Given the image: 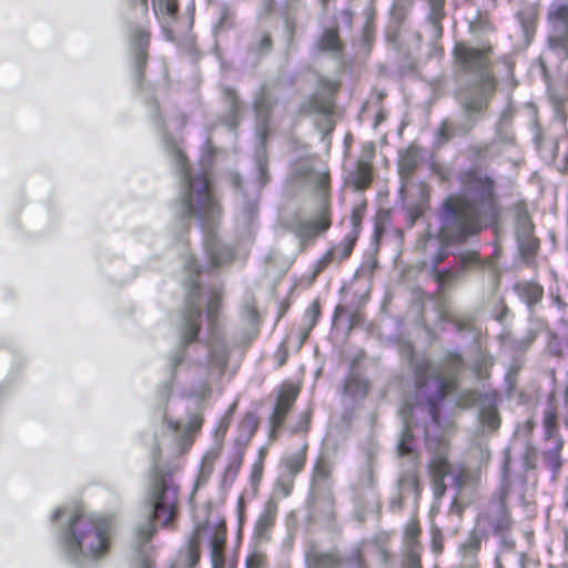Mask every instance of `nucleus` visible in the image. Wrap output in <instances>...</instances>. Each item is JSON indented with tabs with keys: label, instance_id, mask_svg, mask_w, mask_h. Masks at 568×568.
I'll return each instance as SVG.
<instances>
[{
	"label": "nucleus",
	"instance_id": "obj_37",
	"mask_svg": "<svg viewBox=\"0 0 568 568\" xmlns=\"http://www.w3.org/2000/svg\"><path fill=\"white\" fill-rule=\"evenodd\" d=\"M459 132V128H457L454 123L452 122H448V121H445L442 126H440V131H439V134H440V138L444 139V140H450V139H456V138H460L462 134L458 133Z\"/></svg>",
	"mask_w": 568,
	"mask_h": 568
},
{
	"label": "nucleus",
	"instance_id": "obj_18",
	"mask_svg": "<svg viewBox=\"0 0 568 568\" xmlns=\"http://www.w3.org/2000/svg\"><path fill=\"white\" fill-rule=\"evenodd\" d=\"M480 536L477 532H471L459 548L463 557L460 568H478L476 555L480 549Z\"/></svg>",
	"mask_w": 568,
	"mask_h": 568
},
{
	"label": "nucleus",
	"instance_id": "obj_5",
	"mask_svg": "<svg viewBox=\"0 0 568 568\" xmlns=\"http://www.w3.org/2000/svg\"><path fill=\"white\" fill-rule=\"evenodd\" d=\"M462 365L458 356L452 358L448 367L423 361L416 365V385L418 396H424L430 405V414L436 420L435 404L443 399L456 384L454 372Z\"/></svg>",
	"mask_w": 568,
	"mask_h": 568
},
{
	"label": "nucleus",
	"instance_id": "obj_31",
	"mask_svg": "<svg viewBox=\"0 0 568 568\" xmlns=\"http://www.w3.org/2000/svg\"><path fill=\"white\" fill-rule=\"evenodd\" d=\"M518 288L529 304L537 303L542 296V288L537 284L526 283L518 286Z\"/></svg>",
	"mask_w": 568,
	"mask_h": 568
},
{
	"label": "nucleus",
	"instance_id": "obj_21",
	"mask_svg": "<svg viewBox=\"0 0 568 568\" xmlns=\"http://www.w3.org/2000/svg\"><path fill=\"white\" fill-rule=\"evenodd\" d=\"M270 108L268 98L262 95L255 101V114H256V134L260 140H265L268 136L267 125V110Z\"/></svg>",
	"mask_w": 568,
	"mask_h": 568
},
{
	"label": "nucleus",
	"instance_id": "obj_3",
	"mask_svg": "<svg viewBox=\"0 0 568 568\" xmlns=\"http://www.w3.org/2000/svg\"><path fill=\"white\" fill-rule=\"evenodd\" d=\"M169 154L184 181L183 210L186 215L196 216L203 226L210 229L220 216V206L209 179L206 159L201 161V172L194 173L186 165V154L178 144H171Z\"/></svg>",
	"mask_w": 568,
	"mask_h": 568
},
{
	"label": "nucleus",
	"instance_id": "obj_12",
	"mask_svg": "<svg viewBox=\"0 0 568 568\" xmlns=\"http://www.w3.org/2000/svg\"><path fill=\"white\" fill-rule=\"evenodd\" d=\"M277 509V503L273 499L266 501L264 505L263 511L258 516L254 527V537L258 542H265L270 539V532L275 524Z\"/></svg>",
	"mask_w": 568,
	"mask_h": 568
},
{
	"label": "nucleus",
	"instance_id": "obj_28",
	"mask_svg": "<svg viewBox=\"0 0 568 568\" xmlns=\"http://www.w3.org/2000/svg\"><path fill=\"white\" fill-rule=\"evenodd\" d=\"M305 450L306 447H303L297 452L283 457L282 465L287 469V471L291 474H296L304 467Z\"/></svg>",
	"mask_w": 568,
	"mask_h": 568
},
{
	"label": "nucleus",
	"instance_id": "obj_34",
	"mask_svg": "<svg viewBox=\"0 0 568 568\" xmlns=\"http://www.w3.org/2000/svg\"><path fill=\"white\" fill-rule=\"evenodd\" d=\"M321 45L325 50H338L339 49V40L337 33L334 30L326 31L321 40Z\"/></svg>",
	"mask_w": 568,
	"mask_h": 568
},
{
	"label": "nucleus",
	"instance_id": "obj_22",
	"mask_svg": "<svg viewBox=\"0 0 568 568\" xmlns=\"http://www.w3.org/2000/svg\"><path fill=\"white\" fill-rule=\"evenodd\" d=\"M355 239L347 236L338 246L333 247L326 255L320 260V267H325L331 262H341L347 258L354 247Z\"/></svg>",
	"mask_w": 568,
	"mask_h": 568
},
{
	"label": "nucleus",
	"instance_id": "obj_14",
	"mask_svg": "<svg viewBox=\"0 0 568 568\" xmlns=\"http://www.w3.org/2000/svg\"><path fill=\"white\" fill-rule=\"evenodd\" d=\"M534 225L526 212L517 216V237L524 254H534L538 247V241L532 235Z\"/></svg>",
	"mask_w": 568,
	"mask_h": 568
},
{
	"label": "nucleus",
	"instance_id": "obj_52",
	"mask_svg": "<svg viewBox=\"0 0 568 568\" xmlns=\"http://www.w3.org/2000/svg\"><path fill=\"white\" fill-rule=\"evenodd\" d=\"M416 162L413 158H407L403 160V165L406 166L407 170H412L415 166Z\"/></svg>",
	"mask_w": 568,
	"mask_h": 568
},
{
	"label": "nucleus",
	"instance_id": "obj_16",
	"mask_svg": "<svg viewBox=\"0 0 568 568\" xmlns=\"http://www.w3.org/2000/svg\"><path fill=\"white\" fill-rule=\"evenodd\" d=\"M153 11L161 27L171 38V26L176 20L178 1L176 0H152Z\"/></svg>",
	"mask_w": 568,
	"mask_h": 568
},
{
	"label": "nucleus",
	"instance_id": "obj_9",
	"mask_svg": "<svg viewBox=\"0 0 568 568\" xmlns=\"http://www.w3.org/2000/svg\"><path fill=\"white\" fill-rule=\"evenodd\" d=\"M230 426V416L225 415L219 422L215 430H214V442L210 449L204 454L197 476L196 486L206 481L207 478L212 475L215 462L221 455L223 448V439Z\"/></svg>",
	"mask_w": 568,
	"mask_h": 568
},
{
	"label": "nucleus",
	"instance_id": "obj_6",
	"mask_svg": "<svg viewBox=\"0 0 568 568\" xmlns=\"http://www.w3.org/2000/svg\"><path fill=\"white\" fill-rule=\"evenodd\" d=\"M455 55L464 68L478 70L480 73V83L467 90L463 97L466 112H480L487 105L488 97L494 90V80L487 71V52L459 43L455 48Z\"/></svg>",
	"mask_w": 568,
	"mask_h": 568
},
{
	"label": "nucleus",
	"instance_id": "obj_26",
	"mask_svg": "<svg viewBox=\"0 0 568 568\" xmlns=\"http://www.w3.org/2000/svg\"><path fill=\"white\" fill-rule=\"evenodd\" d=\"M308 568H337L338 559L334 554H320L311 550L306 554Z\"/></svg>",
	"mask_w": 568,
	"mask_h": 568
},
{
	"label": "nucleus",
	"instance_id": "obj_64",
	"mask_svg": "<svg viewBox=\"0 0 568 568\" xmlns=\"http://www.w3.org/2000/svg\"><path fill=\"white\" fill-rule=\"evenodd\" d=\"M565 400H566V405L568 406V387H567Z\"/></svg>",
	"mask_w": 568,
	"mask_h": 568
},
{
	"label": "nucleus",
	"instance_id": "obj_23",
	"mask_svg": "<svg viewBox=\"0 0 568 568\" xmlns=\"http://www.w3.org/2000/svg\"><path fill=\"white\" fill-rule=\"evenodd\" d=\"M226 531L224 528L216 529L211 539V561L213 568H224V547Z\"/></svg>",
	"mask_w": 568,
	"mask_h": 568
},
{
	"label": "nucleus",
	"instance_id": "obj_42",
	"mask_svg": "<svg viewBox=\"0 0 568 568\" xmlns=\"http://www.w3.org/2000/svg\"><path fill=\"white\" fill-rule=\"evenodd\" d=\"M459 258L465 267L476 265L479 262V257L476 252H465L460 254Z\"/></svg>",
	"mask_w": 568,
	"mask_h": 568
},
{
	"label": "nucleus",
	"instance_id": "obj_57",
	"mask_svg": "<svg viewBox=\"0 0 568 568\" xmlns=\"http://www.w3.org/2000/svg\"><path fill=\"white\" fill-rule=\"evenodd\" d=\"M495 568H504L498 556L495 558Z\"/></svg>",
	"mask_w": 568,
	"mask_h": 568
},
{
	"label": "nucleus",
	"instance_id": "obj_59",
	"mask_svg": "<svg viewBox=\"0 0 568 568\" xmlns=\"http://www.w3.org/2000/svg\"><path fill=\"white\" fill-rule=\"evenodd\" d=\"M564 494H565V503H568V478H567V484H566Z\"/></svg>",
	"mask_w": 568,
	"mask_h": 568
},
{
	"label": "nucleus",
	"instance_id": "obj_40",
	"mask_svg": "<svg viewBox=\"0 0 568 568\" xmlns=\"http://www.w3.org/2000/svg\"><path fill=\"white\" fill-rule=\"evenodd\" d=\"M212 364L219 368H223L226 364V352L222 344L215 346L212 353Z\"/></svg>",
	"mask_w": 568,
	"mask_h": 568
},
{
	"label": "nucleus",
	"instance_id": "obj_53",
	"mask_svg": "<svg viewBox=\"0 0 568 568\" xmlns=\"http://www.w3.org/2000/svg\"><path fill=\"white\" fill-rule=\"evenodd\" d=\"M209 393H210L209 387L204 385V386H202V387H201V389H200V392L196 394V396H197L199 398L203 399V398H205V397L209 395Z\"/></svg>",
	"mask_w": 568,
	"mask_h": 568
},
{
	"label": "nucleus",
	"instance_id": "obj_50",
	"mask_svg": "<svg viewBox=\"0 0 568 568\" xmlns=\"http://www.w3.org/2000/svg\"><path fill=\"white\" fill-rule=\"evenodd\" d=\"M317 179H318L320 189L325 190L328 184V180H329L328 174L326 172H321L318 174Z\"/></svg>",
	"mask_w": 568,
	"mask_h": 568
},
{
	"label": "nucleus",
	"instance_id": "obj_46",
	"mask_svg": "<svg viewBox=\"0 0 568 568\" xmlns=\"http://www.w3.org/2000/svg\"><path fill=\"white\" fill-rule=\"evenodd\" d=\"M365 209L366 206L364 204H359L357 206H355L353 209V212H352V224L354 226H357L361 221H362V217L364 215V212H365Z\"/></svg>",
	"mask_w": 568,
	"mask_h": 568
},
{
	"label": "nucleus",
	"instance_id": "obj_32",
	"mask_svg": "<svg viewBox=\"0 0 568 568\" xmlns=\"http://www.w3.org/2000/svg\"><path fill=\"white\" fill-rule=\"evenodd\" d=\"M133 40L138 48L136 59L138 64L142 63L144 60V45L148 43V32L144 29L138 30L133 34Z\"/></svg>",
	"mask_w": 568,
	"mask_h": 568
},
{
	"label": "nucleus",
	"instance_id": "obj_29",
	"mask_svg": "<svg viewBox=\"0 0 568 568\" xmlns=\"http://www.w3.org/2000/svg\"><path fill=\"white\" fill-rule=\"evenodd\" d=\"M367 392V383L356 376V375H351L346 383H345V393L348 394L349 396L354 397V398H357V397H363Z\"/></svg>",
	"mask_w": 568,
	"mask_h": 568
},
{
	"label": "nucleus",
	"instance_id": "obj_60",
	"mask_svg": "<svg viewBox=\"0 0 568 568\" xmlns=\"http://www.w3.org/2000/svg\"><path fill=\"white\" fill-rule=\"evenodd\" d=\"M526 429H527L528 433L532 430V423L531 422L528 420L526 423Z\"/></svg>",
	"mask_w": 568,
	"mask_h": 568
},
{
	"label": "nucleus",
	"instance_id": "obj_24",
	"mask_svg": "<svg viewBox=\"0 0 568 568\" xmlns=\"http://www.w3.org/2000/svg\"><path fill=\"white\" fill-rule=\"evenodd\" d=\"M372 181V170L367 161H358L356 169L349 174V182L357 190L366 189Z\"/></svg>",
	"mask_w": 568,
	"mask_h": 568
},
{
	"label": "nucleus",
	"instance_id": "obj_19",
	"mask_svg": "<svg viewBox=\"0 0 568 568\" xmlns=\"http://www.w3.org/2000/svg\"><path fill=\"white\" fill-rule=\"evenodd\" d=\"M488 518L495 530L501 531L510 527V517L504 496L489 507Z\"/></svg>",
	"mask_w": 568,
	"mask_h": 568
},
{
	"label": "nucleus",
	"instance_id": "obj_58",
	"mask_svg": "<svg viewBox=\"0 0 568 568\" xmlns=\"http://www.w3.org/2000/svg\"><path fill=\"white\" fill-rule=\"evenodd\" d=\"M200 426H201V420L195 419L194 422H192V426L191 427L193 429H197Z\"/></svg>",
	"mask_w": 568,
	"mask_h": 568
},
{
	"label": "nucleus",
	"instance_id": "obj_47",
	"mask_svg": "<svg viewBox=\"0 0 568 568\" xmlns=\"http://www.w3.org/2000/svg\"><path fill=\"white\" fill-rule=\"evenodd\" d=\"M318 306L314 303L311 305V307L306 311V316L310 318V328L313 327L316 323V320L318 317Z\"/></svg>",
	"mask_w": 568,
	"mask_h": 568
},
{
	"label": "nucleus",
	"instance_id": "obj_54",
	"mask_svg": "<svg viewBox=\"0 0 568 568\" xmlns=\"http://www.w3.org/2000/svg\"><path fill=\"white\" fill-rule=\"evenodd\" d=\"M189 552H190V557L192 559V565H193L197 561L199 555L194 548H190Z\"/></svg>",
	"mask_w": 568,
	"mask_h": 568
},
{
	"label": "nucleus",
	"instance_id": "obj_56",
	"mask_svg": "<svg viewBox=\"0 0 568 568\" xmlns=\"http://www.w3.org/2000/svg\"><path fill=\"white\" fill-rule=\"evenodd\" d=\"M203 152H204L205 154L211 155V154H212V148H211V145H210V144H206V145L204 146V149H203Z\"/></svg>",
	"mask_w": 568,
	"mask_h": 568
},
{
	"label": "nucleus",
	"instance_id": "obj_44",
	"mask_svg": "<svg viewBox=\"0 0 568 568\" xmlns=\"http://www.w3.org/2000/svg\"><path fill=\"white\" fill-rule=\"evenodd\" d=\"M310 418L311 417H310V413L308 412L303 413L300 416L298 423L293 427V432L297 433V432H305V430H307L308 424H310Z\"/></svg>",
	"mask_w": 568,
	"mask_h": 568
},
{
	"label": "nucleus",
	"instance_id": "obj_4",
	"mask_svg": "<svg viewBox=\"0 0 568 568\" xmlns=\"http://www.w3.org/2000/svg\"><path fill=\"white\" fill-rule=\"evenodd\" d=\"M178 501L179 486L173 476L156 473L150 489L148 516L134 531V546L139 548L136 568L152 567L149 551L143 547L155 532L153 519L156 518L163 526L169 525L176 515Z\"/></svg>",
	"mask_w": 568,
	"mask_h": 568
},
{
	"label": "nucleus",
	"instance_id": "obj_1",
	"mask_svg": "<svg viewBox=\"0 0 568 568\" xmlns=\"http://www.w3.org/2000/svg\"><path fill=\"white\" fill-rule=\"evenodd\" d=\"M463 183L465 194L449 197L442 215V237L449 243L465 241L495 217L491 181L479 171H470L464 174Z\"/></svg>",
	"mask_w": 568,
	"mask_h": 568
},
{
	"label": "nucleus",
	"instance_id": "obj_38",
	"mask_svg": "<svg viewBox=\"0 0 568 568\" xmlns=\"http://www.w3.org/2000/svg\"><path fill=\"white\" fill-rule=\"evenodd\" d=\"M242 454L239 453L234 457L231 458L229 465L225 468V477L227 479H234L241 465H242Z\"/></svg>",
	"mask_w": 568,
	"mask_h": 568
},
{
	"label": "nucleus",
	"instance_id": "obj_48",
	"mask_svg": "<svg viewBox=\"0 0 568 568\" xmlns=\"http://www.w3.org/2000/svg\"><path fill=\"white\" fill-rule=\"evenodd\" d=\"M185 270L190 273V276H192L193 274H199L201 272L199 265L195 263L193 257H190L185 262Z\"/></svg>",
	"mask_w": 568,
	"mask_h": 568
},
{
	"label": "nucleus",
	"instance_id": "obj_55",
	"mask_svg": "<svg viewBox=\"0 0 568 568\" xmlns=\"http://www.w3.org/2000/svg\"><path fill=\"white\" fill-rule=\"evenodd\" d=\"M465 480H466V479L464 478V475L462 474L460 476H458V477L456 478V484H457L458 486H462V485L465 483Z\"/></svg>",
	"mask_w": 568,
	"mask_h": 568
},
{
	"label": "nucleus",
	"instance_id": "obj_10",
	"mask_svg": "<svg viewBox=\"0 0 568 568\" xmlns=\"http://www.w3.org/2000/svg\"><path fill=\"white\" fill-rule=\"evenodd\" d=\"M200 317L201 308L197 283L191 278L190 292L186 300V310L183 315L182 338L185 343H190L196 337Z\"/></svg>",
	"mask_w": 568,
	"mask_h": 568
},
{
	"label": "nucleus",
	"instance_id": "obj_51",
	"mask_svg": "<svg viewBox=\"0 0 568 568\" xmlns=\"http://www.w3.org/2000/svg\"><path fill=\"white\" fill-rule=\"evenodd\" d=\"M344 568H365L359 556L356 557L354 562L347 564Z\"/></svg>",
	"mask_w": 568,
	"mask_h": 568
},
{
	"label": "nucleus",
	"instance_id": "obj_63",
	"mask_svg": "<svg viewBox=\"0 0 568 568\" xmlns=\"http://www.w3.org/2000/svg\"><path fill=\"white\" fill-rule=\"evenodd\" d=\"M268 42H270L268 38H267V37H264V39H263V44H264L265 47H267V45H268Z\"/></svg>",
	"mask_w": 568,
	"mask_h": 568
},
{
	"label": "nucleus",
	"instance_id": "obj_43",
	"mask_svg": "<svg viewBox=\"0 0 568 568\" xmlns=\"http://www.w3.org/2000/svg\"><path fill=\"white\" fill-rule=\"evenodd\" d=\"M473 454L479 457L481 464H486L490 458L489 449L485 444H479Z\"/></svg>",
	"mask_w": 568,
	"mask_h": 568
},
{
	"label": "nucleus",
	"instance_id": "obj_30",
	"mask_svg": "<svg viewBox=\"0 0 568 568\" xmlns=\"http://www.w3.org/2000/svg\"><path fill=\"white\" fill-rule=\"evenodd\" d=\"M328 225H329V223L323 217L320 220H316V221L304 222L301 225L300 235L303 237L315 236V235L320 234L321 232H324L325 230H327Z\"/></svg>",
	"mask_w": 568,
	"mask_h": 568
},
{
	"label": "nucleus",
	"instance_id": "obj_39",
	"mask_svg": "<svg viewBox=\"0 0 568 568\" xmlns=\"http://www.w3.org/2000/svg\"><path fill=\"white\" fill-rule=\"evenodd\" d=\"M266 556L261 551H253L246 559V568H265Z\"/></svg>",
	"mask_w": 568,
	"mask_h": 568
},
{
	"label": "nucleus",
	"instance_id": "obj_2",
	"mask_svg": "<svg viewBox=\"0 0 568 568\" xmlns=\"http://www.w3.org/2000/svg\"><path fill=\"white\" fill-rule=\"evenodd\" d=\"M63 518L67 527L61 534V545L70 560L81 565L108 554L112 535L110 519L87 515L79 506L58 508L51 517L52 521Z\"/></svg>",
	"mask_w": 568,
	"mask_h": 568
},
{
	"label": "nucleus",
	"instance_id": "obj_15",
	"mask_svg": "<svg viewBox=\"0 0 568 568\" xmlns=\"http://www.w3.org/2000/svg\"><path fill=\"white\" fill-rule=\"evenodd\" d=\"M420 527L417 520L412 519L404 531V545L407 550L406 568H420L418 559V537Z\"/></svg>",
	"mask_w": 568,
	"mask_h": 568
},
{
	"label": "nucleus",
	"instance_id": "obj_41",
	"mask_svg": "<svg viewBox=\"0 0 568 568\" xmlns=\"http://www.w3.org/2000/svg\"><path fill=\"white\" fill-rule=\"evenodd\" d=\"M265 161H266V156H265V150L264 148H261L256 154V168L258 170V173H260V178H261V186H263L267 179L265 176Z\"/></svg>",
	"mask_w": 568,
	"mask_h": 568
},
{
	"label": "nucleus",
	"instance_id": "obj_61",
	"mask_svg": "<svg viewBox=\"0 0 568 568\" xmlns=\"http://www.w3.org/2000/svg\"><path fill=\"white\" fill-rule=\"evenodd\" d=\"M232 110H233V112L237 111V104H236L235 100L232 101Z\"/></svg>",
	"mask_w": 568,
	"mask_h": 568
},
{
	"label": "nucleus",
	"instance_id": "obj_25",
	"mask_svg": "<svg viewBox=\"0 0 568 568\" xmlns=\"http://www.w3.org/2000/svg\"><path fill=\"white\" fill-rule=\"evenodd\" d=\"M398 487L402 498H406L409 495H413L415 499L418 497L420 487L414 469H409L406 474L400 476Z\"/></svg>",
	"mask_w": 568,
	"mask_h": 568
},
{
	"label": "nucleus",
	"instance_id": "obj_45",
	"mask_svg": "<svg viewBox=\"0 0 568 568\" xmlns=\"http://www.w3.org/2000/svg\"><path fill=\"white\" fill-rule=\"evenodd\" d=\"M432 8V16L435 21L442 18V10L444 6V0H429Z\"/></svg>",
	"mask_w": 568,
	"mask_h": 568
},
{
	"label": "nucleus",
	"instance_id": "obj_7",
	"mask_svg": "<svg viewBox=\"0 0 568 568\" xmlns=\"http://www.w3.org/2000/svg\"><path fill=\"white\" fill-rule=\"evenodd\" d=\"M550 49L568 60V0H554L548 8Z\"/></svg>",
	"mask_w": 568,
	"mask_h": 568
},
{
	"label": "nucleus",
	"instance_id": "obj_13",
	"mask_svg": "<svg viewBox=\"0 0 568 568\" xmlns=\"http://www.w3.org/2000/svg\"><path fill=\"white\" fill-rule=\"evenodd\" d=\"M452 468L447 463L446 456L443 450L438 452L429 463V473L433 478V489L436 497H442L445 494L446 486L444 478L450 474Z\"/></svg>",
	"mask_w": 568,
	"mask_h": 568
},
{
	"label": "nucleus",
	"instance_id": "obj_36",
	"mask_svg": "<svg viewBox=\"0 0 568 568\" xmlns=\"http://www.w3.org/2000/svg\"><path fill=\"white\" fill-rule=\"evenodd\" d=\"M481 423L489 429L495 430L499 426V419L494 408H488L481 414Z\"/></svg>",
	"mask_w": 568,
	"mask_h": 568
},
{
	"label": "nucleus",
	"instance_id": "obj_11",
	"mask_svg": "<svg viewBox=\"0 0 568 568\" xmlns=\"http://www.w3.org/2000/svg\"><path fill=\"white\" fill-rule=\"evenodd\" d=\"M300 393L298 387L287 384L281 388L274 413L272 415V426L275 430L281 427L285 420L286 415L291 410L297 395Z\"/></svg>",
	"mask_w": 568,
	"mask_h": 568
},
{
	"label": "nucleus",
	"instance_id": "obj_35",
	"mask_svg": "<svg viewBox=\"0 0 568 568\" xmlns=\"http://www.w3.org/2000/svg\"><path fill=\"white\" fill-rule=\"evenodd\" d=\"M220 302L221 294L217 291L212 292L206 306V314L210 323H212L216 316Z\"/></svg>",
	"mask_w": 568,
	"mask_h": 568
},
{
	"label": "nucleus",
	"instance_id": "obj_8",
	"mask_svg": "<svg viewBox=\"0 0 568 568\" xmlns=\"http://www.w3.org/2000/svg\"><path fill=\"white\" fill-rule=\"evenodd\" d=\"M552 396L549 399L548 406L544 413V428L545 437L550 443V448L545 453V460L547 465L554 470H558L561 466L560 452L562 448V440L558 435L557 427V409L551 404Z\"/></svg>",
	"mask_w": 568,
	"mask_h": 568
},
{
	"label": "nucleus",
	"instance_id": "obj_49",
	"mask_svg": "<svg viewBox=\"0 0 568 568\" xmlns=\"http://www.w3.org/2000/svg\"><path fill=\"white\" fill-rule=\"evenodd\" d=\"M168 425L170 430L176 436H180L184 433V430L181 428V425L176 422L168 420Z\"/></svg>",
	"mask_w": 568,
	"mask_h": 568
},
{
	"label": "nucleus",
	"instance_id": "obj_27",
	"mask_svg": "<svg viewBox=\"0 0 568 568\" xmlns=\"http://www.w3.org/2000/svg\"><path fill=\"white\" fill-rule=\"evenodd\" d=\"M400 415H402L403 422H404V429H403L397 449H398V454L400 456H404V455H409L413 453V449L410 446V443L413 439V434H412L410 425H409V420H408V418H409L408 409L406 407L402 408Z\"/></svg>",
	"mask_w": 568,
	"mask_h": 568
},
{
	"label": "nucleus",
	"instance_id": "obj_62",
	"mask_svg": "<svg viewBox=\"0 0 568 568\" xmlns=\"http://www.w3.org/2000/svg\"><path fill=\"white\" fill-rule=\"evenodd\" d=\"M260 473H261V468L255 467V469L253 471V476H257V475H260Z\"/></svg>",
	"mask_w": 568,
	"mask_h": 568
},
{
	"label": "nucleus",
	"instance_id": "obj_20",
	"mask_svg": "<svg viewBox=\"0 0 568 568\" xmlns=\"http://www.w3.org/2000/svg\"><path fill=\"white\" fill-rule=\"evenodd\" d=\"M320 85L321 90L325 92V97L321 100L314 101V109L325 115V121L327 122L328 128L332 129L331 119L327 114L332 109L331 95L337 90L338 84L332 80H322Z\"/></svg>",
	"mask_w": 568,
	"mask_h": 568
},
{
	"label": "nucleus",
	"instance_id": "obj_17",
	"mask_svg": "<svg viewBox=\"0 0 568 568\" xmlns=\"http://www.w3.org/2000/svg\"><path fill=\"white\" fill-rule=\"evenodd\" d=\"M204 248L212 266H220L232 260L231 251L227 247L221 246L213 234L205 236Z\"/></svg>",
	"mask_w": 568,
	"mask_h": 568
},
{
	"label": "nucleus",
	"instance_id": "obj_33",
	"mask_svg": "<svg viewBox=\"0 0 568 568\" xmlns=\"http://www.w3.org/2000/svg\"><path fill=\"white\" fill-rule=\"evenodd\" d=\"M331 474V465L324 458H320L314 467V479L316 481H323L328 478Z\"/></svg>",
	"mask_w": 568,
	"mask_h": 568
}]
</instances>
